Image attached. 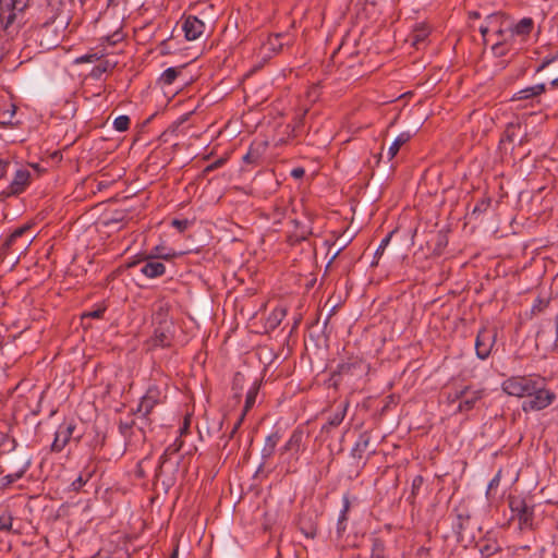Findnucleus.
Instances as JSON below:
<instances>
[{"mask_svg": "<svg viewBox=\"0 0 558 558\" xmlns=\"http://www.w3.org/2000/svg\"><path fill=\"white\" fill-rule=\"evenodd\" d=\"M501 388L509 396L524 399L525 413L542 411L556 400V393L547 388V379L541 375L511 376L502 381Z\"/></svg>", "mask_w": 558, "mask_h": 558, "instance_id": "obj_1", "label": "nucleus"}, {"mask_svg": "<svg viewBox=\"0 0 558 558\" xmlns=\"http://www.w3.org/2000/svg\"><path fill=\"white\" fill-rule=\"evenodd\" d=\"M508 500L512 518L518 519L520 529H532L534 521V505L522 496H509Z\"/></svg>", "mask_w": 558, "mask_h": 558, "instance_id": "obj_2", "label": "nucleus"}, {"mask_svg": "<svg viewBox=\"0 0 558 558\" xmlns=\"http://www.w3.org/2000/svg\"><path fill=\"white\" fill-rule=\"evenodd\" d=\"M175 333V326L171 320H160L155 328L153 336L147 341L150 349L170 348Z\"/></svg>", "mask_w": 558, "mask_h": 558, "instance_id": "obj_3", "label": "nucleus"}, {"mask_svg": "<svg viewBox=\"0 0 558 558\" xmlns=\"http://www.w3.org/2000/svg\"><path fill=\"white\" fill-rule=\"evenodd\" d=\"M496 339L497 330L495 328L489 329L487 327H483L477 332L475 340V351L478 359L486 360L490 355Z\"/></svg>", "mask_w": 558, "mask_h": 558, "instance_id": "obj_4", "label": "nucleus"}, {"mask_svg": "<svg viewBox=\"0 0 558 558\" xmlns=\"http://www.w3.org/2000/svg\"><path fill=\"white\" fill-rule=\"evenodd\" d=\"M161 402V391L157 386H149L146 393L142 397L141 402L134 414H141L148 420V415L154 408Z\"/></svg>", "mask_w": 558, "mask_h": 558, "instance_id": "obj_5", "label": "nucleus"}, {"mask_svg": "<svg viewBox=\"0 0 558 558\" xmlns=\"http://www.w3.org/2000/svg\"><path fill=\"white\" fill-rule=\"evenodd\" d=\"M31 183V172L26 169H19L9 186L1 192L3 197L16 196L23 193Z\"/></svg>", "mask_w": 558, "mask_h": 558, "instance_id": "obj_6", "label": "nucleus"}, {"mask_svg": "<svg viewBox=\"0 0 558 558\" xmlns=\"http://www.w3.org/2000/svg\"><path fill=\"white\" fill-rule=\"evenodd\" d=\"M135 422L133 418L130 421H122L119 422V432L123 436L125 446L131 447L135 445V442L144 441L145 439V433L142 427H138L137 429H134Z\"/></svg>", "mask_w": 558, "mask_h": 558, "instance_id": "obj_7", "label": "nucleus"}, {"mask_svg": "<svg viewBox=\"0 0 558 558\" xmlns=\"http://www.w3.org/2000/svg\"><path fill=\"white\" fill-rule=\"evenodd\" d=\"M259 388H260V381L257 380V379L254 380L252 387L246 392L245 403H244L243 410H242L240 416L238 417L236 422L234 423V425H233V427H232V429L230 432L229 438H233V436L235 435V433L238 432V429L242 425L246 414L254 407V404L256 402V397H257L258 391H259Z\"/></svg>", "mask_w": 558, "mask_h": 558, "instance_id": "obj_8", "label": "nucleus"}, {"mask_svg": "<svg viewBox=\"0 0 558 558\" xmlns=\"http://www.w3.org/2000/svg\"><path fill=\"white\" fill-rule=\"evenodd\" d=\"M365 364L357 357H350L348 361L338 364L337 369L332 372L331 379L337 376L351 375L356 376L365 372ZM337 384V380H335Z\"/></svg>", "mask_w": 558, "mask_h": 558, "instance_id": "obj_9", "label": "nucleus"}, {"mask_svg": "<svg viewBox=\"0 0 558 558\" xmlns=\"http://www.w3.org/2000/svg\"><path fill=\"white\" fill-rule=\"evenodd\" d=\"M506 15L500 12H495L485 17L484 24H482L478 28L481 35L484 38V43H486V36L492 29V27L498 26V29L496 31V36L498 38L504 37L505 29L502 28L504 23L506 21Z\"/></svg>", "mask_w": 558, "mask_h": 558, "instance_id": "obj_10", "label": "nucleus"}, {"mask_svg": "<svg viewBox=\"0 0 558 558\" xmlns=\"http://www.w3.org/2000/svg\"><path fill=\"white\" fill-rule=\"evenodd\" d=\"M483 398V390H473L464 387L456 393V399L461 400L458 407L460 412L472 410L476 402Z\"/></svg>", "mask_w": 558, "mask_h": 558, "instance_id": "obj_11", "label": "nucleus"}, {"mask_svg": "<svg viewBox=\"0 0 558 558\" xmlns=\"http://www.w3.org/2000/svg\"><path fill=\"white\" fill-rule=\"evenodd\" d=\"M350 405L349 400L341 401L333 413H331L326 423L322 426V434H329L333 428H337L344 420Z\"/></svg>", "mask_w": 558, "mask_h": 558, "instance_id": "obj_12", "label": "nucleus"}, {"mask_svg": "<svg viewBox=\"0 0 558 558\" xmlns=\"http://www.w3.org/2000/svg\"><path fill=\"white\" fill-rule=\"evenodd\" d=\"M205 24L194 15H187L182 23V31L187 40L198 39L205 32Z\"/></svg>", "mask_w": 558, "mask_h": 558, "instance_id": "obj_13", "label": "nucleus"}, {"mask_svg": "<svg viewBox=\"0 0 558 558\" xmlns=\"http://www.w3.org/2000/svg\"><path fill=\"white\" fill-rule=\"evenodd\" d=\"M306 433L303 427H296L289 440L284 444V446L280 449V456L282 457L287 452H291L293 454H298L303 447L304 438L306 437Z\"/></svg>", "mask_w": 558, "mask_h": 558, "instance_id": "obj_14", "label": "nucleus"}, {"mask_svg": "<svg viewBox=\"0 0 558 558\" xmlns=\"http://www.w3.org/2000/svg\"><path fill=\"white\" fill-rule=\"evenodd\" d=\"M266 142H253L247 153L242 157L245 165L258 166L267 148Z\"/></svg>", "mask_w": 558, "mask_h": 558, "instance_id": "obj_15", "label": "nucleus"}, {"mask_svg": "<svg viewBox=\"0 0 558 558\" xmlns=\"http://www.w3.org/2000/svg\"><path fill=\"white\" fill-rule=\"evenodd\" d=\"M291 203V198L280 197L275 201L268 217L272 219L274 223H280L282 219L286 217L289 206Z\"/></svg>", "mask_w": 558, "mask_h": 558, "instance_id": "obj_16", "label": "nucleus"}, {"mask_svg": "<svg viewBox=\"0 0 558 558\" xmlns=\"http://www.w3.org/2000/svg\"><path fill=\"white\" fill-rule=\"evenodd\" d=\"M534 27V22L531 17H523L513 27L510 28L509 39L513 40L514 36H519L522 40L531 34Z\"/></svg>", "mask_w": 558, "mask_h": 558, "instance_id": "obj_17", "label": "nucleus"}, {"mask_svg": "<svg viewBox=\"0 0 558 558\" xmlns=\"http://www.w3.org/2000/svg\"><path fill=\"white\" fill-rule=\"evenodd\" d=\"M369 441H371V437L369 435L365 432V433H362L356 442L354 444L353 448L351 449V457L353 459H356L357 460V464L362 461L363 457H364V453L365 451L367 450L368 446H369Z\"/></svg>", "mask_w": 558, "mask_h": 558, "instance_id": "obj_18", "label": "nucleus"}, {"mask_svg": "<svg viewBox=\"0 0 558 558\" xmlns=\"http://www.w3.org/2000/svg\"><path fill=\"white\" fill-rule=\"evenodd\" d=\"M166 266L151 257L142 268L141 272L147 278H157L165 274Z\"/></svg>", "mask_w": 558, "mask_h": 558, "instance_id": "obj_19", "label": "nucleus"}, {"mask_svg": "<svg viewBox=\"0 0 558 558\" xmlns=\"http://www.w3.org/2000/svg\"><path fill=\"white\" fill-rule=\"evenodd\" d=\"M280 439H281V435H280L279 430H275L266 437L265 444L262 448V458L264 460H267L270 457H272Z\"/></svg>", "mask_w": 558, "mask_h": 558, "instance_id": "obj_20", "label": "nucleus"}, {"mask_svg": "<svg viewBox=\"0 0 558 558\" xmlns=\"http://www.w3.org/2000/svg\"><path fill=\"white\" fill-rule=\"evenodd\" d=\"M470 521V514L466 511L456 510L454 522L452 523L453 531L457 535L458 541L463 539V532Z\"/></svg>", "mask_w": 558, "mask_h": 558, "instance_id": "obj_21", "label": "nucleus"}, {"mask_svg": "<svg viewBox=\"0 0 558 558\" xmlns=\"http://www.w3.org/2000/svg\"><path fill=\"white\" fill-rule=\"evenodd\" d=\"M180 448H181V442L179 445L177 442H174L167 447V449L165 450V452L162 453V456L159 459V465L156 471V476H161L163 474L168 463H170V461H171L170 457L175 454L180 450Z\"/></svg>", "mask_w": 558, "mask_h": 558, "instance_id": "obj_22", "label": "nucleus"}, {"mask_svg": "<svg viewBox=\"0 0 558 558\" xmlns=\"http://www.w3.org/2000/svg\"><path fill=\"white\" fill-rule=\"evenodd\" d=\"M70 441V425L61 426L56 433L54 440L51 445L52 451H61Z\"/></svg>", "mask_w": 558, "mask_h": 558, "instance_id": "obj_23", "label": "nucleus"}, {"mask_svg": "<svg viewBox=\"0 0 558 558\" xmlns=\"http://www.w3.org/2000/svg\"><path fill=\"white\" fill-rule=\"evenodd\" d=\"M545 90H546L545 84H543V83L536 84L534 86H530V87L519 90L518 93L514 94L512 99L513 100L529 99V98L536 97V96L543 94Z\"/></svg>", "mask_w": 558, "mask_h": 558, "instance_id": "obj_24", "label": "nucleus"}, {"mask_svg": "<svg viewBox=\"0 0 558 558\" xmlns=\"http://www.w3.org/2000/svg\"><path fill=\"white\" fill-rule=\"evenodd\" d=\"M299 529L307 538H314L317 535V524L305 515L300 518Z\"/></svg>", "mask_w": 558, "mask_h": 558, "instance_id": "obj_25", "label": "nucleus"}, {"mask_svg": "<svg viewBox=\"0 0 558 558\" xmlns=\"http://www.w3.org/2000/svg\"><path fill=\"white\" fill-rule=\"evenodd\" d=\"M411 134L409 132L400 133L388 149V159H392L398 154L401 146L409 142Z\"/></svg>", "mask_w": 558, "mask_h": 558, "instance_id": "obj_26", "label": "nucleus"}, {"mask_svg": "<svg viewBox=\"0 0 558 558\" xmlns=\"http://www.w3.org/2000/svg\"><path fill=\"white\" fill-rule=\"evenodd\" d=\"M520 131H521L520 123H509L506 126L502 137L500 138V144L513 143L515 141V138L519 136Z\"/></svg>", "mask_w": 558, "mask_h": 558, "instance_id": "obj_27", "label": "nucleus"}, {"mask_svg": "<svg viewBox=\"0 0 558 558\" xmlns=\"http://www.w3.org/2000/svg\"><path fill=\"white\" fill-rule=\"evenodd\" d=\"M511 43L512 40H510L509 38L498 40L496 44L492 46L493 53L498 58L507 56L510 51L509 46L511 45Z\"/></svg>", "mask_w": 558, "mask_h": 558, "instance_id": "obj_28", "label": "nucleus"}, {"mask_svg": "<svg viewBox=\"0 0 558 558\" xmlns=\"http://www.w3.org/2000/svg\"><path fill=\"white\" fill-rule=\"evenodd\" d=\"M292 222L295 226V231L291 235V238L294 239L295 242H301L306 240L310 234L312 233L311 229L307 227H304L299 220L293 219Z\"/></svg>", "mask_w": 558, "mask_h": 558, "instance_id": "obj_29", "label": "nucleus"}, {"mask_svg": "<svg viewBox=\"0 0 558 558\" xmlns=\"http://www.w3.org/2000/svg\"><path fill=\"white\" fill-rule=\"evenodd\" d=\"M292 222L295 226V231L291 235V238L294 239L295 242H301L306 240L310 234L312 233L311 229L307 227H304L299 220L293 219Z\"/></svg>", "mask_w": 558, "mask_h": 558, "instance_id": "obj_30", "label": "nucleus"}, {"mask_svg": "<svg viewBox=\"0 0 558 558\" xmlns=\"http://www.w3.org/2000/svg\"><path fill=\"white\" fill-rule=\"evenodd\" d=\"M490 205H492V198L489 196L482 197L474 206V208L471 213V216L475 217V218L480 217L481 215H483L484 213L487 211V209L490 207Z\"/></svg>", "mask_w": 558, "mask_h": 558, "instance_id": "obj_31", "label": "nucleus"}, {"mask_svg": "<svg viewBox=\"0 0 558 558\" xmlns=\"http://www.w3.org/2000/svg\"><path fill=\"white\" fill-rule=\"evenodd\" d=\"M350 510V500L348 497L343 498V508L338 519L337 531L342 534L345 531V521L348 520L347 513Z\"/></svg>", "mask_w": 558, "mask_h": 558, "instance_id": "obj_32", "label": "nucleus"}, {"mask_svg": "<svg viewBox=\"0 0 558 558\" xmlns=\"http://www.w3.org/2000/svg\"><path fill=\"white\" fill-rule=\"evenodd\" d=\"M31 229V226L29 225H24L22 227H19L16 228L10 235L9 238L5 240L4 242V246L7 247H11L14 245V243L17 241V239H20L21 236H23L28 230Z\"/></svg>", "mask_w": 558, "mask_h": 558, "instance_id": "obj_33", "label": "nucleus"}, {"mask_svg": "<svg viewBox=\"0 0 558 558\" xmlns=\"http://www.w3.org/2000/svg\"><path fill=\"white\" fill-rule=\"evenodd\" d=\"M93 472L94 471H88L86 473H81L74 481H72V492L75 490V492H78L81 489H83V487H85L92 475H93Z\"/></svg>", "mask_w": 558, "mask_h": 558, "instance_id": "obj_34", "label": "nucleus"}, {"mask_svg": "<svg viewBox=\"0 0 558 558\" xmlns=\"http://www.w3.org/2000/svg\"><path fill=\"white\" fill-rule=\"evenodd\" d=\"M0 4H5L8 10L23 12L28 7V0H0Z\"/></svg>", "mask_w": 558, "mask_h": 558, "instance_id": "obj_35", "label": "nucleus"}, {"mask_svg": "<svg viewBox=\"0 0 558 558\" xmlns=\"http://www.w3.org/2000/svg\"><path fill=\"white\" fill-rule=\"evenodd\" d=\"M26 466L22 468L20 471L17 472H14V473H10L5 476H3L1 480H0V485L2 488H5L8 486H10L11 484H13L14 482H16L17 480H20L24 473L26 472Z\"/></svg>", "mask_w": 558, "mask_h": 558, "instance_id": "obj_36", "label": "nucleus"}, {"mask_svg": "<svg viewBox=\"0 0 558 558\" xmlns=\"http://www.w3.org/2000/svg\"><path fill=\"white\" fill-rule=\"evenodd\" d=\"M369 558H385V544L378 537L373 538Z\"/></svg>", "mask_w": 558, "mask_h": 558, "instance_id": "obj_37", "label": "nucleus"}, {"mask_svg": "<svg viewBox=\"0 0 558 558\" xmlns=\"http://www.w3.org/2000/svg\"><path fill=\"white\" fill-rule=\"evenodd\" d=\"M429 31L426 27L415 28L411 35L412 45L418 48V45L427 38Z\"/></svg>", "mask_w": 558, "mask_h": 558, "instance_id": "obj_38", "label": "nucleus"}, {"mask_svg": "<svg viewBox=\"0 0 558 558\" xmlns=\"http://www.w3.org/2000/svg\"><path fill=\"white\" fill-rule=\"evenodd\" d=\"M178 255H179V253H177L174 251L165 252V247L156 246L154 248V254L151 255V257L155 259L170 260L173 257H177Z\"/></svg>", "mask_w": 558, "mask_h": 558, "instance_id": "obj_39", "label": "nucleus"}, {"mask_svg": "<svg viewBox=\"0 0 558 558\" xmlns=\"http://www.w3.org/2000/svg\"><path fill=\"white\" fill-rule=\"evenodd\" d=\"M179 73L180 72H179V70L177 68H168L161 74L160 81L165 85H171L175 81V78L178 77Z\"/></svg>", "mask_w": 558, "mask_h": 558, "instance_id": "obj_40", "label": "nucleus"}, {"mask_svg": "<svg viewBox=\"0 0 558 558\" xmlns=\"http://www.w3.org/2000/svg\"><path fill=\"white\" fill-rule=\"evenodd\" d=\"M499 550V546L496 542H485L480 545V551L485 557H490Z\"/></svg>", "mask_w": 558, "mask_h": 558, "instance_id": "obj_41", "label": "nucleus"}, {"mask_svg": "<svg viewBox=\"0 0 558 558\" xmlns=\"http://www.w3.org/2000/svg\"><path fill=\"white\" fill-rule=\"evenodd\" d=\"M284 316H286V310H283V308L274 310L268 318L269 326L271 328H276L281 323V320L283 319Z\"/></svg>", "mask_w": 558, "mask_h": 558, "instance_id": "obj_42", "label": "nucleus"}, {"mask_svg": "<svg viewBox=\"0 0 558 558\" xmlns=\"http://www.w3.org/2000/svg\"><path fill=\"white\" fill-rule=\"evenodd\" d=\"M8 11H9L8 15H4L3 5H1L0 21H1L4 29H8L14 23V21L16 19L17 11H12V10H8Z\"/></svg>", "mask_w": 558, "mask_h": 558, "instance_id": "obj_43", "label": "nucleus"}, {"mask_svg": "<svg viewBox=\"0 0 558 558\" xmlns=\"http://www.w3.org/2000/svg\"><path fill=\"white\" fill-rule=\"evenodd\" d=\"M392 234L393 232H390L388 233L380 242L379 246L377 247L376 252H375V260L372 262V266H376L378 264V259L380 258V256L383 255L385 248L387 247V245L389 244L391 238H392Z\"/></svg>", "mask_w": 558, "mask_h": 558, "instance_id": "obj_44", "label": "nucleus"}, {"mask_svg": "<svg viewBox=\"0 0 558 558\" xmlns=\"http://www.w3.org/2000/svg\"><path fill=\"white\" fill-rule=\"evenodd\" d=\"M113 126L119 132H124L130 126V118L128 116H119L113 121Z\"/></svg>", "mask_w": 558, "mask_h": 558, "instance_id": "obj_45", "label": "nucleus"}, {"mask_svg": "<svg viewBox=\"0 0 558 558\" xmlns=\"http://www.w3.org/2000/svg\"><path fill=\"white\" fill-rule=\"evenodd\" d=\"M13 518L10 513L0 515V531L10 532L12 530Z\"/></svg>", "mask_w": 558, "mask_h": 558, "instance_id": "obj_46", "label": "nucleus"}, {"mask_svg": "<svg viewBox=\"0 0 558 558\" xmlns=\"http://www.w3.org/2000/svg\"><path fill=\"white\" fill-rule=\"evenodd\" d=\"M191 222L187 219H173L171 226L174 227L179 232H184Z\"/></svg>", "mask_w": 558, "mask_h": 558, "instance_id": "obj_47", "label": "nucleus"}, {"mask_svg": "<svg viewBox=\"0 0 558 558\" xmlns=\"http://www.w3.org/2000/svg\"><path fill=\"white\" fill-rule=\"evenodd\" d=\"M424 483V478L422 475H416L413 481H412V492H411V496L412 497H415V495L417 494V492L421 489L422 485Z\"/></svg>", "mask_w": 558, "mask_h": 558, "instance_id": "obj_48", "label": "nucleus"}, {"mask_svg": "<svg viewBox=\"0 0 558 558\" xmlns=\"http://www.w3.org/2000/svg\"><path fill=\"white\" fill-rule=\"evenodd\" d=\"M558 59V52L554 56L546 57L542 63L537 66L536 72L543 71L545 68H547L550 63L555 62Z\"/></svg>", "mask_w": 558, "mask_h": 558, "instance_id": "obj_49", "label": "nucleus"}, {"mask_svg": "<svg viewBox=\"0 0 558 558\" xmlns=\"http://www.w3.org/2000/svg\"><path fill=\"white\" fill-rule=\"evenodd\" d=\"M281 38L280 34H276L275 36L269 38V45L271 46L272 50H281L282 44L279 41Z\"/></svg>", "mask_w": 558, "mask_h": 558, "instance_id": "obj_50", "label": "nucleus"}, {"mask_svg": "<svg viewBox=\"0 0 558 558\" xmlns=\"http://www.w3.org/2000/svg\"><path fill=\"white\" fill-rule=\"evenodd\" d=\"M244 381V375L241 373H236L233 377V390H240L242 388V383Z\"/></svg>", "mask_w": 558, "mask_h": 558, "instance_id": "obj_51", "label": "nucleus"}, {"mask_svg": "<svg viewBox=\"0 0 558 558\" xmlns=\"http://www.w3.org/2000/svg\"><path fill=\"white\" fill-rule=\"evenodd\" d=\"M500 483V471L490 480L489 484H488V488H487V494L497 488L498 485Z\"/></svg>", "mask_w": 558, "mask_h": 558, "instance_id": "obj_52", "label": "nucleus"}, {"mask_svg": "<svg viewBox=\"0 0 558 558\" xmlns=\"http://www.w3.org/2000/svg\"><path fill=\"white\" fill-rule=\"evenodd\" d=\"M105 310L104 308H98L96 311H93V312H87V313H83L81 315L82 318H85V317H95V318H99L102 316Z\"/></svg>", "mask_w": 558, "mask_h": 558, "instance_id": "obj_53", "label": "nucleus"}, {"mask_svg": "<svg viewBox=\"0 0 558 558\" xmlns=\"http://www.w3.org/2000/svg\"><path fill=\"white\" fill-rule=\"evenodd\" d=\"M107 39L111 45H114L123 39V34L121 32H116Z\"/></svg>", "mask_w": 558, "mask_h": 558, "instance_id": "obj_54", "label": "nucleus"}, {"mask_svg": "<svg viewBox=\"0 0 558 558\" xmlns=\"http://www.w3.org/2000/svg\"><path fill=\"white\" fill-rule=\"evenodd\" d=\"M190 425H191V418H190V416H185L183 420V424L180 427V434L181 435L186 434L190 429Z\"/></svg>", "mask_w": 558, "mask_h": 558, "instance_id": "obj_55", "label": "nucleus"}, {"mask_svg": "<svg viewBox=\"0 0 558 558\" xmlns=\"http://www.w3.org/2000/svg\"><path fill=\"white\" fill-rule=\"evenodd\" d=\"M225 163V160L223 159H218L216 160L215 162L208 165L206 168H205V172H209V171H213L219 167H221L222 165Z\"/></svg>", "mask_w": 558, "mask_h": 558, "instance_id": "obj_56", "label": "nucleus"}, {"mask_svg": "<svg viewBox=\"0 0 558 558\" xmlns=\"http://www.w3.org/2000/svg\"><path fill=\"white\" fill-rule=\"evenodd\" d=\"M95 58V54H85L82 57H77L74 59L75 63H83V62H92Z\"/></svg>", "mask_w": 558, "mask_h": 558, "instance_id": "obj_57", "label": "nucleus"}, {"mask_svg": "<svg viewBox=\"0 0 558 558\" xmlns=\"http://www.w3.org/2000/svg\"><path fill=\"white\" fill-rule=\"evenodd\" d=\"M305 174V170L301 167H298V168H294L292 169L291 171V175L294 178V179H301L303 178Z\"/></svg>", "mask_w": 558, "mask_h": 558, "instance_id": "obj_58", "label": "nucleus"}, {"mask_svg": "<svg viewBox=\"0 0 558 558\" xmlns=\"http://www.w3.org/2000/svg\"><path fill=\"white\" fill-rule=\"evenodd\" d=\"M303 125V116L299 117V119L296 120V122L294 123L293 128H292V133H293V136H296L298 135V132H299V129Z\"/></svg>", "mask_w": 558, "mask_h": 558, "instance_id": "obj_59", "label": "nucleus"}, {"mask_svg": "<svg viewBox=\"0 0 558 558\" xmlns=\"http://www.w3.org/2000/svg\"><path fill=\"white\" fill-rule=\"evenodd\" d=\"M345 243H341V245L338 247V250L335 252L332 257L330 258L327 268L331 265V263L337 258V256L340 254V252L345 247Z\"/></svg>", "mask_w": 558, "mask_h": 558, "instance_id": "obj_60", "label": "nucleus"}, {"mask_svg": "<svg viewBox=\"0 0 558 558\" xmlns=\"http://www.w3.org/2000/svg\"><path fill=\"white\" fill-rule=\"evenodd\" d=\"M8 165H9V162L0 159V180L4 177V174L7 172Z\"/></svg>", "mask_w": 558, "mask_h": 558, "instance_id": "obj_61", "label": "nucleus"}, {"mask_svg": "<svg viewBox=\"0 0 558 558\" xmlns=\"http://www.w3.org/2000/svg\"><path fill=\"white\" fill-rule=\"evenodd\" d=\"M480 17H481V13L478 11H470L469 12L470 20H477Z\"/></svg>", "mask_w": 558, "mask_h": 558, "instance_id": "obj_62", "label": "nucleus"}, {"mask_svg": "<svg viewBox=\"0 0 558 558\" xmlns=\"http://www.w3.org/2000/svg\"><path fill=\"white\" fill-rule=\"evenodd\" d=\"M122 220H123V216H121V217H114V218H112V219L107 220V221L105 222V225H106V226H110V225H111V223H113V222H119V221H122Z\"/></svg>", "mask_w": 558, "mask_h": 558, "instance_id": "obj_63", "label": "nucleus"}, {"mask_svg": "<svg viewBox=\"0 0 558 558\" xmlns=\"http://www.w3.org/2000/svg\"><path fill=\"white\" fill-rule=\"evenodd\" d=\"M550 84L553 87H558V77L553 80Z\"/></svg>", "mask_w": 558, "mask_h": 558, "instance_id": "obj_64", "label": "nucleus"}]
</instances>
